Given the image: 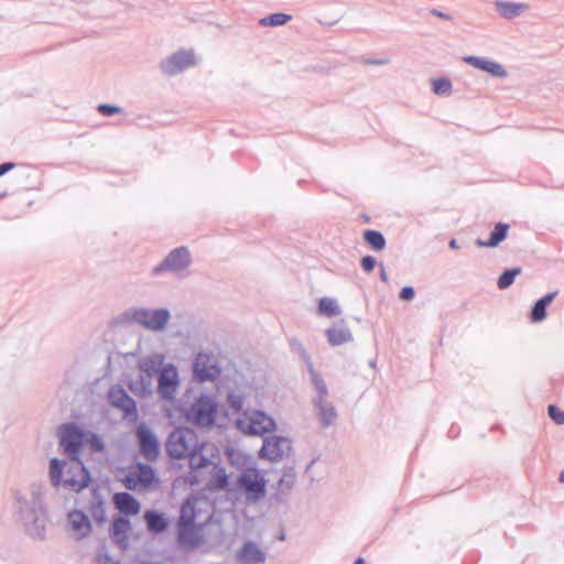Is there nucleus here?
<instances>
[{
    "label": "nucleus",
    "instance_id": "4d7b16f0",
    "mask_svg": "<svg viewBox=\"0 0 564 564\" xmlns=\"http://www.w3.org/2000/svg\"><path fill=\"white\" fill-rule=\"evenodd\" d=\"M278 540H279V541H284V540H285V533H284V531H283V530H281V532H280V534H279V536H278Z\"/></svg>",
    "mask_w": 564,
    "mask_h": 564
},
{
    "label": "nucleus",
    "instance_id": "9b49d317",
    "mask_svg": "<svg viewBox=\"0 0 564 564\" xmlns=\"http://www.w3.org/2000/svg\"><path fill=\"white\" fill-rule=\"evenodd\" d=\"M139 451L145 460L154 462L160 456V444L154 432L145 424H140L135 431Z\"/></svg>",
    "mask_w": 564,
    "mask_h": 564
},
{
    "label": "nucleus",
    "instance_id": "f8f14e48",
    "mask_svg": "<svg viewBox=\"0 0 564 564\" xmlns=\"http://www.w3.org/2000/svg\"><path fill=\"white\" fill-rule=\"evenodd\" d=\"M196 64L193 51L180 50L160 63L163 74L173 76Z\"/></svg>",
    "mask_w": 564,
    "mask_h": 564
},
{
    "label": "nucleus",
    "instance_id": "a19ab883",
    "mask_svg": "<svg viewBox=\"0 0 564 564\" xmlns=\"http://www.w3.org/2000/svg\"><path fill=\"white\" fill-rule=\"evenodd\" d=\"M123 485L127 489L129 490H137L139 488H141V484H139V481H137L135 479V475L133 471H130L123 479Z\"/></svg>",
    "mask_w": 564,
    "mask_h": 564
},
{
    "label": "nucleus",
    "instance_id": "423d86ee",
    "mask_svg": "<svg viewBox=\"0 0 564 564\" xmlns=\"http://www.w3.org/2000/svg\"><path fill=\"white\" fill-rule=\"evenodd\" d=\"M293 452L292 441L283 435H267L258 451V458L272 464H279L289 458Z\"/></svg>",
    "mask_w": 564,
    "mask_h": 564
},
{
    "label": "nucleus",
    "instance_id": "a211bd4d",
    "mask_svg": "<svg viewBox=\"0 0 564 564\" xmlns=\"http://www.w3.org/2000/svg\"><path fill=\"white\" fill-rule=\"evenodd\" d=\"M494 7L497 14L505 20L517 19L530 10L529 3L511 0H495Z\"/></svg>",
    "mask_w": 564,
    "mask_h": 564
},
{
    "label": "nucleus",
    "instance_id": "e2e57ef3",
    "mask_svg": "<svg viewBox=\"0 0 564 564\" xmlns=\"http://www.w3.org/2000/svg\"><path fill=\"white\" fill-rule=\"evenodd\" d=\"M110 564H121V563L117 561V562H111Z\"/></svg>",
    "mask_w": 564,
    "mask_h": 564
},
{
    "label": "nucleus",
    "instance_id": "37998d69",
    "mask_svg": "<svg viewBox=\"0 0 564 564\" xmlns=\"http://www.w3.org/2000/svg\"><path fill=\"white\" fill-rule=\"evenodd\" d=\"M376 264L377 260L371 256H366L361 259V268L368 273L375 269Z\"/></svg>",
    "mask_w": 564,
    "mask_h": 564
},
{
    "label": "nucleus",
    "instance_id": "2f4dec72",
    "mask_svg": "<svg viewBox=\"0 0 564 564\" xmlns=\"http://www.w3.org/2000/svg\"><path fill=\"white\" fill-rule=\"evenodd\" d=\"M269 546L260 547L257 543L249 541V564H264L268 558Z\"/></svg>",
    "mask_w": 564,
    "mask_h": 564
},
{
    "label": "nucleus",
    "instance_id": "58836bf2",
    "mask_svg": "<svg viewBox=\"0 0 564 564\" xmlns=\"http://www.w3.org/2000/svg\"><path fill=\"white\" fill-rule=\"evenodd\" d=\"M547 412L550 417L556 423V424H564V412H562L556 405H549Z\"/></svg>",
    "mask_w": 564,
    "mask_h": 564
},
{
    "label": "nucleus",
    "instance_id": "9d476101",
    "mask_svg": "<svg viewBox=\"0 0 564 564\" xmlns=\"http://www.w3.org/2000/svg\"><path fill=\"white\" fill-rule=\"evenodd\" d=\"M278 431L274 416L262 409L249 408V435L264 437Z\"/></svg>",
    "mask_w": 564,
    "mask_h": 564
},
{
    "label": "nucleus",
    "instance_id": "5701e85b",
    "mask_svg": "<svg viewBox=\"0 0 564 564\" xmlns=\"http://www.w3.org/2000/svg\"><path fill=\"white\" fill-rule=\"evenodd\" d=\"M509 225L505 223L496 224L494 230L490 234L488 240L478 238L476 245L480 248H496L498 247L508 236Z\"/></svg>",
    "mask_w": 564,
    "mask_h": 564
},
{
    "label": "nucleus",
    "instance_id": "4c0bfd02",
    "mask_svg": "<svg viewBox=\"0 0 564 564\" xmlns=\"http://www.w3.org/2000/svg\"><path fill=\"white\" fill-rule=\"evenodd\" d=\"M521 273V269L520 268H513V269H508L506 271L502 272V274L499 276L498 279V288L500 290H505L507 288H509L517 275H519Z\"/></svg>",
    "mask_w": 564,
    "mask_h": 564
},
{
    "label": "nucleus",
    "instance_id": "79ce46f5",
    "mask_svg": "<svg viewBox=\"0 0 564 564\" xmlns=\"http://www.w3.org/2000/svg\"><path fill=\"white\" fill-rule=\"evenodd\" d=\"M227 400L232 410H235L236 412L241 410L242 404H243L242 397H240L236 393H229Z\"/></svg>",
    "mask_w": 564,
    "mask_h": 564
},
{
    "label": "nucleus",
    "instance_id": "1a4fd4ad",
    "mask_svg": "<svg viewBox=\"0 0 564 564\" xmlns=\"http://www.w3.org/2000/svg\"><path fill=\"white\" fill-rule=\"evenodd\" d=\"M178 370L173 364L166 366L158 376L156 393L161 401L173 404L180 390Z\"/></svg>",
    "mask_w": 564,
    "mask_h": 564
},
{
    "label": "nucleus",
    "instance_id": "7ed1b4c3",
    "mask_svg": "<svg viewBox=\"0 0 564 564\" xmlns=\"http://www.w3.org/2000/svg\"><path fill=\"white\" fill-rule=\"evenodd\" d=\"M166 366L165 357L162 354H152L142 357L138 367L141 371L139 381L130 386L131 390L139 391L142 397L151 395L153 392L152 378Z\"/></svg>",
    "mask_w": 564,
    "mask_h": 564
},
{
    "label": "nucleus",
    "instance_id": "6e6552de",
    "mask_svg": "<svg viewBox=\"0 0 564 564\" xmlns=\"http://www.w3.org/2000/svg\"><path fill=\"white\" fill-rule=\"evenodd\" d=\"M216 413L217 404L214 398L200 395L185 411V419L196 426L209 427L215 424Z\"/></svg>",
    "mask_w": 564,
    "mask_h": 564
},
{
    "label": "nucleus",
    "instance_id": "72a5a7b5",
    "mask_svg": "<svg viewBox=\"0 0 564 564\" xmlns=\"http://www.w3.org/2000/svg\"><path fill=\"white\" fill-rule=\"evenodd\" d=\"M432 90L437 96H449L453 90L452 82L446 77L432 78Z\"/></svg>",
    "mask_w": 564,
    "mask_h": 564
},
{
    "label": "nucleus",
    "instance_id": "cd10ccee",
    "mask_svg": "<svg viewBox=\"0 0 564 564\" xmlns=\"http://www.w3.org/2000/svg\"><path fill=\"white\" fill-rule=\"evenodd\" d=\"M556 295L557 291H554L552 293L544 295L534 303L530 314V318L533 323H540L545 319L546 307L552 303Z\"/></svg>",
    "mask_w": 564,
    "mask_h": 564
},
{
    "label": "nucleus",
    "instance_id": "6ab92c4d",
    "mask_svg": "<svg viewBox=\"0 0 564 564\" xmlns=\"http://www.w3.org/2000/svg\"><path fill=\"white\" fill-rule=\"evenodd\" d=\"M68 522L78 538L87 536L91 531V524L88 517L80 510H73L68 513Z\"/></svg>",
    "mask_w": 564,
    "mask_h": 564
},
{
    "label": "nucleus",
    "instance_id": "13d9d810",
    "mask_svg": "<svg viewBox=\"0 0 564 564\" xmlns=\"http://www.w3.org/2000/svg\"><path fill=\"white\" fill-rule=\"evenodd\" d=\"M354 564H366L365 560L362 557H358Z\"/></svg>",
    "mask_w": 564,
    "mask_h": 564
},
{
    "label": "nucleus",
    "instance_id": "b1692460",
    "mask_svg": "<svg viewBox=\"0 0 564 564\" xmlns=\"http://www.w3.org/2000/svg\"><path fill=\"white\" fill-rule=\"evenodd\" d=\"M37 499L32 497V499H26L20 494L15 495V508L24 521H31L35 519V509L37 506Z\"/></svg>",
    "mask_w": 564,
    "mask_h": 564
},
{
    "label": "nucleus",
    "instance_id": "4468645a",
    "mask_svg": "<svg viewBox=\"0 0 564 564\" xmlns=\"http://www.w3.org/2000/svg\"><path fill=\"white\" fill-rule=\"evenodd\" d=\"M273 390L267 380V373L264 371L254 372L249 382V399L253 400L259 404L263 405L272 399Z\"/></svg>",
    "mask_w": 564,
    "mask_h": 564
},
{
    "label": "nucleus",
    "instance_id": "393cba45",
    "mask_svg": "<svg viewBox=\"0 0 564 564\" xmlns=\"http://www.w3.org/2000/svg\"><path fill=\"white\" fill-rule=\"evenodd\" d=\"M177 533L178 542L183 546L195 547L202 542V538L198 530L195 528V524L177 525Z\"/></svg>",
    "mask_w": 564,
    "mask_h": 564
},
{
    "label": "nucleus",
    "instance_id": "c03bdc74",
    "mask_svg": "<svg viewBox=\"0 0 564 564\" xmlns=\"http://www.w3.org/2000/svg\"><path fill=\"white\" fill-rule=\"evenodd\" d=\"M415 296V291L412 286H404L401 289L399 297L402 301H412Z\"/></svg>",
    "mask_w": 564,
    "mask_h": 564
},
{
    "label": "nucleus",
    "instance_id": "473e14b6",
    "mask_svg": "<svg viewBox=\"0 0 564 564\" xmlns=\"http://www.w3.org/2000/svg\"><path fill=\"white\" fill-rule=\"evenodd\" d=\"M364 239L376 251H381L386 247V239L380 231L366 230L364 232Z\"/></svg>",
    "mask_w": 564,
    "mask_h": 564
},
{
    "label": "nucleus",
    "instance_id": "6e6d98bb",
    "mask_svg": "<svg viewBox=\"0 0 564 564\" xmlns=\"http://www.w3.org/2000/svg\"><path fill=\"white\" fill-rule=\"evenodd\" d=\"M448 246H449V248H452V249H458V248H459V245L457 243V240H456V239H452V240H449Z\"/></svg>",
    "mask_w": 564,
    "mask_h": 564
},
{
    "label": "nucleus",
    "instance_id": "f704fd0d",
    "mask_svg": "<svg viewBox=\"0 0 564 564\" xmlns=\"http://www.w3.org/2000/svg\"><path fill=\"white\" fill-rule=\"evenodd\" d=\"M292 20V15L286 13H273L259 20L261 26H281Z\"/></svg>",
    "mask_w": 564,
    "mask_h": 564
},
{
    "label": "nucleus",
    "instance_id": "603ef678",
    "mask_svg": "<svg viewBox=\"0 0 564 564\" xmlns=\"http://www.w3.org/2000/svg\"><path fill=\"white\" fill-rule=\"evenodd\" d=\"M227 485V476L224 474L220 478L217 479V487L224 488Z\"/></svg>",
    "mask_w": 564,
    "mask_h": 564
},
{
    "label": "nucleus",
    "instance_id": "a18cd8bd",
    "mask_svg": "<svg viewBox=\"0 0 564 564\" xmlns=\"http://www.w3.org/2000/svg\"><path fill=\"white\" fill-rule=\"evenodd\" d=\"M112 562L111 556L104 550L100 549L96 556L97 564H110Z\"/></svg>",
    "mask_w": 564,
    "mask_h": 564
},
{
    "label": "nucleus",
    "instance_id": "052dcab7",
    "mask_svg": "<svg viewBox=\"0 0 564 564\" xmlns=\"http://www.w3.org/2000/svg\"><path fill=\"white\" fill-rule=\"evenodd\" d=\"M558 481L564 484V469L562 470V473L560 474V477H558Z\"/></svg>",
    "mask_w": 564,
    "mask_h": 564
},
{
    "label": "nucleus",
    "instance_id": "dca6fc26",
    "mask_svg": "<svg viewBox=\"0 0 564 564\" xmlns=\"http://www.w3.org/2000/svg\"><path fill=\"white\" fill-rule=\"evenodd\" d=\"M268 471L249 464V506L265 496Z\"/></svg>",
    "mask_w": 564,
    "mask_h": 564
},
{
    "label": "nucleus",
    "instance_id": "412c9836",
    "mask_svg": "<svg viewBox=\"0 0 564 564\" xmlns=\"http://www.w3.org/2000/svg\"><path fill=\"white\" fill-rule=\"evenodd\" d=\"M213 444H198L197 449L191 452L186 457L189 459V467L192 469H200L210 464V459L206 456V453L213 452Z\"/></svg>",
    "mask_w": 564,
    "mask_h": 564
},
{
    "label": "nucleus",
    "instance_id": "8fccbe9b",
    "mask_svg": "<svg viewBox=\"0 0 564 564\" xmlns=\"http://www.w3.org/2000/svg\"><path fill=\"white\" fill-rule=\"evenodd\" d=\"M13 167H14V164L10 163V162L0 164V176L4 175L7 172L12 170Z\"/></svg>",
    "mask_w": 564,
    "mask_h": 564
},
{
    "label": "nucleus",
    "instance_id": "864d4df0",
    "mask_svg": "<svg viewBox=\"0 0 564 564\" xmlns=\"http://www.w3.org/2000/svg\"><path fill=\"white\" fill-rule=\"evenodd\" d=\"M389 63V59L388 58H382V59H373V61H370L369 64L371 65H386Z\"/></svg>",
    "mask_w": 564,
    "mask_h": 564
},
{
    "label": "nucleus",
    "instance_id": "680f3d73",
    "mask_svg": "<svg viewBox=\"0 0 564 564\" xmlns=\"http://www.w3.org/2000/svg\"><path fill=\"white\" fill-rule=\"evenodd\" d=\"M96 449H97V451H101V449H102V445H101V444H97V445H96Z\"/></svg>",
    "mask_w": 564,
    "mask_h": 564
},
{
    "label": "nucleus",
    "instance_id": "f3484780",
    "mask_svg": "<svg viewBox=\"0 0 564 564\" xmlns=\"http://www.w3.org/2000/svg\"><path fill=\"white\" fill-rule=\"evenodd\" d=\"M463 61L480 70H484L497 78H506L508 76V72L505 66L498 62H495L489 58L478 57L473 55H467L463 57Z\"/></svg>",
    "mask_w": 564,
    "mask_h": 564
},
{
    "label": "nucleus",
    "instance_id": "a878e982",
    "mask_svg": "<svg viewBox=\"0 0 564 564\" xmlns=\"http://www.w3.org/2000/svg\"><path fill=\"white\" fill-rule=\"evenodd\" d=\"M296 481V473L293 467H285L282 469V475L276 485V492L274 495L276 500H281L282 496L289 492Z\"/></svg>",
    "mask_w": 564,
    "mask_h": 564
},
{
    "label": "nucleus",
    "instance_id": "09e8293b",
    "mask_svg": "<svg viewBox=\"0 0 564 564\" xmlns=\"http://www.w3.org/2000/svg\"><path fill=\"white\" fill-rule=\"evenodd\" d=\"M430 14H432L434 17H437L440 19H443V20H452V15L451 14L445 13L443 11H440L437 9H431L430 10Z\"/></svg>",
    "mask_w": 564,
    "mask_h": 564
},
{
    "label": "nucleus",
    "instance_id": "ea45409f",
    "mask_svg": "<svg viewBox=\"0 0 564 564\" xmlns=\"http://www.w3.org/2000/svg\"><path fill=\"white\" fill-rule=\"evenodd\" d=\"M98 111L99 113H101L102 116H107V117H110L115 113H119L121 112V108L118 107V106H113V105H108V104H100L98 106Z\"/></svg>",
    "mask_w": 564,
    "mask_h": 564
},
{
    "label": "nucleus",
    "instance_id": "2eb2a0df",
    "mask_svg": "<svg viewBox=\"0 0 564 564\" xmlns=\"http://www.w3.org/2000/svg\"><path fill=\"white\" fill-rule=\"evenodd\" d=\"M109 402L112 406L119 409L126 419L137 416L135 401L120 387H112L108 393Z\"/></svg>",
    "mask_w": 564,
    "mask_h": 564
},
{
    "label": "nucleus",
    "instance_id": "bf43d9fd",
    "mask_svg": "<svg viewBox=\"0 0 564 564\" xmlns=\"http://www.w3.org/2000/svg\"><path fill=\"white\" fill-rule=\"evenodd\" d=\"M316 459H313L306 467V471H308L311 468H313V465L315 464Z\"/></svg>",
    "mask_w": 564,
    "mask_h": 564
},
{
    "label": "nucleus",
    "instance_id": "f257e3e1",
    "mask_svg": "<svg viewBox=\"0 0 564 564\" xmlns=\"http://www.w3.org/2000/svg\"><path fill=\"white\" fill-rule=\"evenodd\" d=\"M59 445L67 454L69 462L65 463L56 457L50 460V480L53 487L61 485L64 488L79 492L90 481V475L83 462L79 452L84 441V432L75 423H66L59 427Z\"/></svg>",
    "mask_w": 564,
    "mask_h": 564
},
{
    "label": "nucleus",
    "instance_id": "c756f323",
    "mask_svg": "<svg viewBox=\"0 0 564 564\" xmlns=\"http://www.w3.org/2000/svg\"><path fill=\"white\" fill-rule=\"evenodd\" d=\"M147 527L152 533H161L167 528V520L162 513L150 510L144 513Z\"/></svg>",
    "mask_w": 564,
    "mask_h": 564
},
{
    "label": "nucleus",
    "instance_id": "e433bc0d",
    "mask_svg": "<svg viewBox=\"0 0 564 564\" xmlns=\"http://www.w3.org/2000/svg\"><path fill=\"white\" fill-rule=\"evenodd\" d=\"M191 525L195 524V511L194 506L187 500L181 508V514L177 521V525Z\"/></svg>",
    "mask_w": 564,
    "mask_h": 564
},
{
    "label": "nucleus",
    "instance_id": "c9c22d12",
    "mask_svg": "<svg viewBox=\"0 0 564 564\" xmlns=\"http://www.w3.org/2000/svg\"><path fill=\"white\" fill-rule=\"evenodd\" d=\"M318 311L326 316H337L340 314V308L336 300L330 297H322L318 303Z\"/></svg>",
    "mask_w": 564,
    "mask_h": 564
},
{
    "label": "nucleus",
    "instance_id": "bb28decb",
    "mask_svg": "<svg viewBox=\"0 0 564 564\" xmlns=\"http://www.w3.org/2000/svg\"><path fill=\"white\" fill-rule=\"evenodd\" d=\"M130 530V522L128 519L118 517L113 520L110 535L113 541L120 544L122 547L127 546V533Z\"/></svg>",
    "mask_w": 564,
    "mask_h": 564
},
{
    "label": "nucleus",
    "instance_id": "3c124183",
    "mask_svg": "<svg viewBox=\"0 0 564 564\" xmlns=\"http://www.w3.org/2000/svg\"><path fill=\"white\" fill-rule=\"evenodd\" d=\"M237 426L238 429L243 433V434H247V424L245 423V421L242 419H239L237 421Z\"/></svg>",
    "mask_w": 564,
    "mask_h": 564
},
{
    "label": "nucleus",
    "instance_id": "aec40b11",
    "mask_svg": "<svg viewBox=\"0 0 564 564\" xmlns=\"http://www.w3.org/2000/svg\"><path fill=\"white\" fill-rule=\"evenodd\" d=\"M116 508L127 516L137 514L140 511V503L128 492H118L113 496Z\"/></svg>",
    "mask_w": 564,
    "mask_h": 564
},
{
    "label": "nucleus",
    "instance_id": "ddd939ff",
    "mask_svg": "<svg viewBox=\"0 0 564 564\" xmlns=\"http://www.w3.org/2000/svg\"><path fill=\"white\" fill-rule=\"evenodd\" d=\"M193 372L195 379L199 382L215 381L220 375V368L217 366L214 356L199 352L194 360Z\"/></svg>",
    "mask_w": 564,
    "mask_h": 564
},
{
    "label": "nucleus",
    "instance_id": "de8ad7c7",
    "mask_svg": "<svg viewBox=\"0 0 564 564\" xmlns=\"http://www.w3.org/2000/svg\"><path fill=\"white\" fill-rule=\"evenodd\" d=\"M237 557H238V560H239V562H240L241 564H245L243 562H245V560H247V542H245V543L240 546V549H239V551H238V554H237Z\"/></svg>",
    "mask_w": 564,
    "mask_h": 564
},
{
    "label": "nucleus",
    "instance_id": "c85d7f7f",
    "mask_svg": "<svg viewBox=\"0 0 564 564\" xmlns=\"http://www.w3.org/2000/svg\"><path fill=\"white\" fill-rule=\"evenodd\" d=\"M325 334L328 343L333 346H339L352 340V335L349 328L344 325H337L328 328Z\"/></svg>",
    "mask_w": 564,
    "mask_h": 564
},
{
    "label": "nucleus",
    "instance_id": "7c9ffc66",
    "mask_svg": "<svg viewBox=\"0 0 564 564\" xmlns=\"http://www.w3.org/2000/svg\"><path fill=\"white\" fill-rule=\"evenodd\" d=\"M133 473L135 475L137 481H139V484H141L142 487L150 486L155 479L154 470L149 465L139 464L137 470H134Z\"/></svg>",
    "mask_w": 564,
    "mask_h": 564
},
{
    "label": "nucleus",
    "instance_id": "f03ea898",
    "mask_svg": "<svg viewBox=\"0 0 564 564\" xmlns=\"http://www.w3.org/2000/svg\"><path fill=\"white\" fill-rule=\"evenodd\" d=\"M302 357L307 365L311 375V381L314 386L315 395L313 404L316 409L317 417L323 427L333 425L337 419V412L330 401L327 400L328 389L322 376L315 371L307 352L302 349Z\"/></svg>",
    "mask_w": 564,
    "mask_h": 564
},
{
    "label": "nucleus",
    "instance_id": "20e7f679",
    "mask_svg": "<svg viewBox=\"0 0 564 564\" xmlns=\"http://www.w3.org/2000/svg\"><path fill=\"white\" fill-rule=\"evenodd\" d=\"M192 261V254L187 247L175 248L152 269V275L159 276L164 272H170L175 276L185 278L188 275Z\"/></svg>",
    "mask_w": 564,
    "mask_h": 564
},
{
    "label": "nucleus",
    "instance_id": "5fc2aeb1",
    "mask_svg": "<svg viewBox=\"0 0 564 564\" xmlns=\"http://www.w3.org/2000/svg\"><path fill=\"white\" fill-rule=\"evenodd\" d=\"M380 279L383 281V282H388V274L384 270L383 267H381V272H380Z\"/></svg>",
    "mask_w": 564,
    "mask_h": 564
},
{
    "label": "nucleus",
    "instance_id": "39448f33",
    "mask_svg": "<svg viewBox=\"0 0 564 564\" xmlns=\"http://www.w3.org/2000/svg\"><path fill=\"white\" fill-rule=\"evenodd\" d=\"M198 444V437L193 430L178 427L169 435L165 449L171 458L182 459L194 449H197Z\"/></svg>",
    "mask_w": 564,
    "mask_h": 564
},
{
    "label": "nucleus",
    "instance_id": "4be33fe9",
    "mask_svg": "<svg viewBox=\"0 0 564 564\" xmlns=\"http://www.w3.org/2000/svg\"><path fill=\"white\" fill-rule=\"evenodd\" d=\"M89 513L91 518L99 524L107 520L106 500L98 489H94L91 492Z\"/></svg>",
    "mask_w": 564,
    "mask_h": 564
},
{
    "label": "nucleus",
    "instance_id": "0eeeda50",
    "mask_svg": "<svg viewBox=\"0 0 564 564\" xmlns=\"http://www.w3.org/2000/svg\"><path fill=\"white\" fill-rule=\"evenodd\" d=\"M127 317L148 330L162 332L171 319V313L167 308L137 307L128 311Z\"/></svg>",
    "mask_w": 564,
    "mask_h": 564
},
{
    "label": "nucleus",
    "instance_id": "49530a36",
    "mask_svg": "<svg viewBox=\"0 0 564 564\" xmlns=\"http://www.w3.org/2000/svg\"><path fill=\"white\" fill-rule=\"evenodd\" d=\"M238 485L241 490L247 491V470H242L239 475Z\"/></svg>",
    "mask_w": 564,
    "mask_h": 564
}]
</instances>
